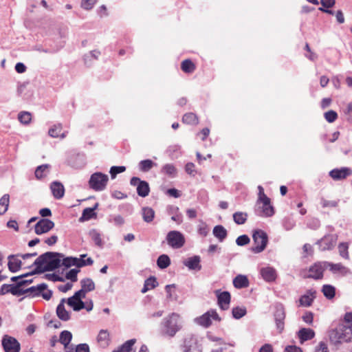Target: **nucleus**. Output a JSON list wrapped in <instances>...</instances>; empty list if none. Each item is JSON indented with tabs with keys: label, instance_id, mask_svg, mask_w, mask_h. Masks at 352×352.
Masks as SVG:
<instances>
[{
	"label": "nucleus",
	"instance_id": "nucleus-1",
	"mask_svg": "<svg viewBox=\"0 0 352 352\" xmlns=\"http://www.w3.org/2000/svg\"><path fill=\"white\" fill-rule=\"evenodd\" d=\"M63 254L58 252H47L39 256L34 262L36 268L31 274H38L45 272L53 271L60 265V258Z\"/></svg>",
	"mask_w": 352,
	"mask_h": 352
},
{
	"label": "nucleus",
	"instance_id": "nucleus-2",
	"mask_svg": "<svg viewBox=\"0 0 352 352\" xmlns=\"http://www.w3.org/2000/svg\"><path fill=\"white\" fill-rule=\"evenodd\" d=\"M344 321L349 324H340L337 328L332 329L329 332V340L335 345L344 342H352V312L344 314Z\"/></svg>",
	"mask_w": 352,
	"mask_h": 352
},
{
	"label": "nucleus",
	"instance_id": "nucleus-3",
	"mask_svg": "<svg viewBox=\"0 0 352 352\" xmlns=\"http://www.w3.org/2000/svg\"><path fill=\"white\" fill-rule=\"evenodd\" d=\"M181 329L180 316L176 313L164 318L160 324V333L164 337L173 338Z\"/></svg>",
	"mask_w": 352,
	"mask_h": 352
},
{
	"label": "nucleus",
	"instance_id": "nucleus-4",
	"mask_svg": "<svg viewBox=\"0 0 352 352\" xmlns=\"http://www.w3.org/2000/svg\"><path fill=\"white\" fill-rule=\"evenodd\" d=\"M21 295L26 294V297L36 298L42 296L43 299L49 300L52 296V291L47 289V285L41 283L36 286H32L25 289H21Z\"/></svg>",
	"mask_w": 352,
	"mask_h": 352
},
{
	"label": "nucleus",
	"instance_id": "nucleus-5",
	"mask_svg": "<svg viewBox=\"0 0 352 352\" xmlns=\"http://www.w3.org/2000/svg\"><path fill=\"white\" fill-rule=\"evenodd\" d=\"M182 352H201L202 347L198 338L192 334L186 335L179 345Z\"/></svg>",
	"mask_w": 352,
	"mask_h": 352
},
{
	"label": "nucleus",
	"instance_id": "nucleus-6",
	"mask_svg": "<svg viewBox=\"0 0 352 352\" xmlns=\"http://www.w3.org/2000/svg\"><path fill=\"white\" fill-rule=\"evenodd\" d=\"M109 181L108 175L100 172L93 173L89 180V186L95 191L104 190Z\"/></svg>",
	"mask_w": 352,
	"mask_h": 352
},
{
	"label": "nucleus",
	"instance_id": "nucleus-7",
	"mask_svg": "<svg viewBox=\"0 0 352 352\" xmlns=\"http://www.w3.org/2000/svg\"><path fill=\"white\" fill-rule=\"evenodd\" d=\"M166 239L168 245L173 249L181 248L184 246L186 242L184 235L177 230L168 232Z\"/></svg>",
	"mask_w": 352,
	"mask_h": 352
},
{
	"label": "nucleus",
	"instance_id": "nucleus-8",
	"mask_svg": "<svg viewBox=\"0 0 352 352\" xmlns=\"http://www.w3.org/2000/svg\"><path fill=\"white\" fill-rule=\"evenodd\" d=\"M252 238L256 245L252 248V251L254 253H260L263 251L267 243V234L261 230H258L254 232Z\"/></svg>",
	"mask_w": 352,
	"mask_h": 352
},
{
	"label": "nucleus",
	"instance_id": "nucleus-9",
	"mask_svg": "<svg viewBox=\"0 0 352 352\" xmlns=\"http://www.w3.org/2000/svg\"><path fill=\"white\" fill-rule=\"evenodd\" d=\"M1 346L5 352H20L21 344L14 337L4 335L1 340Z\"/></svg>",
	"mask_w": 352,
	"mask_h": 352
},
{
	"label": "nucleus",
	"instance_id": "nucleus-10",
	"mask_svg": "<svg viewBox=\"0 0 352 352\" xmlns=\"http://www.w3.org/2000/svg\"><path fill=\"white\" fill-rule=\"evenodd\" d=\"M212 320L220 321L221 318L219 316L218 314L215 310L210 309L206 313L204 314L202 316L196 318L195 322L198 324L207 328L212 324Z\"/></svg>",
	"mask_w": 352,
	"mask_h": 352
},
{
	"label": "nucleus",
	"instance_id": "nucleus-11",
	"mask_svg": "<svg viewBox=\"0 0 352 352\" xmlns=\"http://www.w3.org/2000/svg\"><path fill=\"white\" fill-rule=\"evenodd\" d=\"M256 205L258 208L256 209V213L261 217H271L274 214V208L270 204V199H265L257 201Z\"/></svg>",
	"mask_w": 352,
	"mask_h": 352
},
{
	"label": "nucleus",
	"instance_id": "nucleus-12",
	"mask_svg": "<svg viewBox=\"0 0 352 352\" xmlns=\"http://www.w3.org/2000/svg\"><path fill=\"white\" fill-rule=\"evenodd\" d=\"M94 261L91 258H87L86 260L78 258L76 257L69 256L63 258L62 264L65 267L68 268L72 266H76L77 267H82L87 265H91Z\"/></svg>",
	"mask_w": 352,
	"mask_h": 352
},
{
	"label": "nucleus",
	"instance_id": "nucleus-13",
	"mask_svg": "<svg viewBox=\"0 0 352 352\" xmlns=\"http://www.w3.org/2000/svg\"><path fill=\"white\" fill-rule=\"evenodd\" d=\"M327 261L316 263L311 265L306 276L307 278H311L316 280L321 279L323 277V272L327 269Z\"/></svg>",
	"mask_w": 352,
	"mask_h": 352
},
{
	"label": "nucleus",
	"instance_id": "nucleus-14",
	"mask_svg": "<svg viewBox=\"0 0 352 352\" xmlns=\"http://www.w3.org/2000/svg\"><path fill=\"white\" fill-rule=\"evenodd\" d=\"M274 317L276 328L278 331V333H280L284 329V320L285 318V311L283 305L278 304L276 305Z\"/></svg>",
	"mask_w": 352,
	"mask_h": 352
},
{
	"label": "nucleus",
	"instance_id": "nucleus-15",
	"mask_svg": "<svg viewBox=\"0 0 352 352\" xmlns=\"http://www.w3.org/2000/svg\"><path fill=\"white\" fill-rule=\"evenodd\" d=\"M54 227V223L48 219H41L34 226V232L41 235L50 231Z\"/></svg>",
	"mask_w": 352,
	"mask_h": 352
},
{
	"label": "nucleus",
	"instance_id": "nucleus-16",
	"mask_svg": "<svg viewBox=\"0 0 352 352\" xmlns=\"http://www.w3.org/2000/svg\"><path fill=\"white\" fill-rule=\"evenodd\" d=\"M337 236L336 234H327L321 239L318 240L317 244L322 251L331 250L336 245L337 241Z\"/></svg>",
	"mask_w": 352,
	"mask_h": 352
},
{
	"label": "nucleus",
	"instance_id": "nucleus-17",
	"mask_svg": "<svg viewBox=\"0 0 352 352\" xmlns=\"http://www.w3.org/2000/svg\"><path fill=\"white\" fill-rule=\"evenodd\" d=\"M351 175V170L346 167L335 168L329 172V176L336 181L344 179Z\"/></svg>",
	"mask_w": 352,
	"mask_h": 352
},
{
	"label": "nucleus",
	"instance_id": "nucleus-18",
	"mask_svg": "<svg viewBox=\"0 0 352 352\" xmlns=\"http://www.w3.org/2000/svg\"><path fill=\"white\" fill-rule=\"evenodd\" d=\"M218 304L221 309L226 310L229 307L230 302V294L228 292H217Z\"/></svg>",
	"mask_w": 352,
	"mask_h": 352
},
{
	"label": "nucleus",
	"instance_id": "nucleus-19",
	"mask_svg": "<svg viewBox=\"0 0 352 352\" xmlns=\"http://www.w3.org/2000/svg\"><path fill=\"white\" fill-rule=\"evenodd\" d=\"M297 337L300 344H302L305 342L312 340L315 337V332L309 328H301L297 332Z\"/></svg>",
	"mask_w": 352,
	"mask_h": 352
},
{
	"label": "nucleus",
	"instance_id": "nucleus-20",
	"mask_svg": "<svg viewBox=\"0 0 352 352\" xmlns=\"http://www.w3.org/2000/svg\"><path fill=\"white\" fill-rule=\"evenodd\" d=\"M19 285L15 284H3L0 288V295H5L8 293H11L16 296H21L23 293L21 289H19Z\"/></svg>",
	"mask_w": 352,
	"mask_h": 352
},
{
	"label": "nucleus",
	"instance_id": "nucleus-21",
	"mask_svg": "<svg viewBox=\"0 0 352 352\" xmlns=\"http://www.w3.org/2000/svg\"><path fill=\"white\" fill-rule=\"evenodd\" d=\"M316 296V292L314 289H309L299 299L300 305L302 307H309L311 305Z\"/></svg>",
	"mask_w": 352,
	"mask_h": 352
},
{
	"label": "nucleus",
	"instance_id": "nucleus-22",
	"mask_svg": "<svg viewBox=\"0 0 352 352\" xmlns=\"http://www.w3.org/2000/svg\"><path fill=\"white\" fill-rule=\"evenodd\" d=\"M201 258L199 256H194L184 261V265L190 270L199 271L201 269L200 265Z\"/></svg>",
	"mask_w": 352,
	"mask_h": 352
},
{
	"label": "nucleus",
	"instance_id": "nucleus-23",
	"mask_svg": "<svg viewBox=\"0 0 352 352\" xmlns=\"http://www.w3.org/2000/svg\"><path fill=\"white\" fill-rule=\"evenodd\" d=\"M50 189L54 198L61 199L64 196L65 188L59 182H53L50 185Z\"/></svg>",
	"mask_w": 352,
	"mask_h": 352
},
{
	"label": "nucleus",
	"instance_id": "nucleus-24",
	"mask_svg": "<svg viewBox=\"0 0 352 352\" xmlns=\"http://www.w3.org/2000/svg\"><path fill=\"white\" fill-rule=\"evenodd\" d=\"M327 268H329L333 274H340L342 276H345L349 273V270L341 263L333 264L327 262Z\"/></svg>",
	"mask_w": 352,
	"mask_h": 352
},
{
	"label": "nucleus",
	"instance_id": "nucleus-25",
	"mask_svg": "<svg viewBox=\"0 0 352 352\" xmlns=\"http://www.w3.org/2000/svg\"><path fill=\"white\" fill-rule=\"evenodd\" d=\"M65 298H62L56 308V314L59 319L67 321L70 318L69 313L65 308Z\"/></svg>",
	"mask_w": 352,
	"mask_h": 352
},
{
	"label": "nucleus",
	"instance_id": "nucleus-26",
	"mask_svg": "<svg viewBox=\"0 0 352 352\" xmlns=\"http://www.w3.org/2000/svg\"><path fill=\"white\" fill-rule=\"evenodd\" d=\"M98 207V203H96L94 207L85 208L82 211V216L79 218V221L83 222L96 217V213L95 212V210Z\"/></svg>",
	"mask_w": 352,
	"mask_h": 352
},
{
	"label": "nucleus",
	"instance_id": "nucleus-27",
	"mask_svg": "<svg viewBox=\"0 0 352 352\" xmlns=\"http://www.w3.org/2000/svg\"><path fill=\"white\" fill-rule=\"evenodd\" d=\"M261 274L263 279L267 282H272L276 278V270L271 267L262 268L261 270Z\"/></svg>",
	"mask_w": 352,
	"mask_h": 352
},
{
	"label": "nucleus",
	"instance_id": "nucleus-28",
	"mask_svg": "<svg viewBox=\"0 0 352 352\" xmlns=\"http://www.w3.org/2000/svg\"><path fill=\"white\" fill-rule=\"evenodd\" d=\"M233 285L237 289L246 288L249 286V280L246 276L239 274L233 279Z\"/></svg>",
	"mask_w": 352,
	"mask_h": 352
},
{
	"label": "nucleus",
	"instance_id": "nucleus-29",
	"mask_svg": "<svg viewBox=\"0 0 352 352\" xmlns=\"http://www.w3.org/2000/svg\"><path fill=\"white\" fill-rule=\"evenodd\" d=\"M8 268L12 272H16L21 267V261L14 255H10L8 256Z\"/></svg>",
	"mask_w": 352,
	"mask_h": 352
},
{
	"label": "nucleus",
	"instance_id": "nucleus-30",
	"mask_svg": "<svg viewBox=\"0 0 352 352\" xmlns=\"http://www.w3.org/2000/svg\"><path fill=\"white\" fill-rule=\"evenodd\" d=\"M67 305L72 307L74 311H78L85 307V302L77 298H75L74 296L69 298L67 300Z\"/></svg>",
	"mask_w": 352,
	"mask_h": 352
},
{
	"label": "nucleus",
	"instance_id": "nucleus-31",
	"mask_svg": "<svg viewBox=\"0 0 352 352\" xmlns=\"http://www.w3.org/2000/svg\"><path fill=\"white\" fill-rule=\"evenodd\" d=\"M97 340L100 345L102 347H106L109 345V333L107 330L102 329L100 331Z\"/></svg>",
	"mask_w": 352,
	"mask_h": 352
},
{
	"label": "nucleus",
	"instance_id": "nucleus-32",
	"mask_svg": "<svg viewBox=\"0 0 352 352\" xmlns=\"http://www.w3.org/2000/svg\"><path fill=\"white\" fill-rule=\"evenodd\" d=\"M157 164L153 162L151 160H144L139 162L138 168L143 173H147L151 170Z\"/></svg>",
	"mask_w": 352,
	"mask_h": 352
},
{
	"label": "nucleus",
	"instance_id": "nucleus-33",
	"mask_svg": "<svg viewBox=\"0 0 352 352\" xmlns=\"http://www.w3.org/2000/svg\"><path fill=\"white\" fill-rule=\"evenodd\" d=\"M135 339H131L125 342L118 349L113 350L112 352H135L133 350V346L135 343Z\"/></svg>",
	"mask_w": 352,
	"mask_h": 352
},
{
	"label": "nucleus",
	"instance_id": "nucleus-34",
	"mask_svg": "<svg viewBox=\"0 0 352 352\" xmlns=\"http://www.w3.org/2000/svg\"><path fill=\"white\" fill-rule=\"evenodd\" d=\"M72 339V334L70 331L65 330L60 334L59 341L64 345L65 349H69V344Z\"/></svg>",
	"mask_w": 352,
	"mask_h": 352
},
{
	"label": "nucleus",
	"instance_id": "nucleus-35",
	"mask_svg": "<svg viewBox=\"0 0 352 352\" xmlns=\"http://www.w3.org/2000/svg\"><path fill=\"white\" fill-rule=\"evenodd\" d=\"M213 234L220 242H222L227 236V230L223 226H216L213 229Z\"/></svg>",
	"mask_w": 352,
	"mask_h": 352
},
{
	"label": "nucleus",
	"instance_id": "nucleus-36",
	"mask_svg": "<svg viewBox=\"0 0 352 352\" xmlns=\"http://www.w3.org/2000/svg\"><path fill=\"white\" fill-rule=\"evenodd\" d=\"M142 215L145 222L151 223L155 217V211L151 208L144 207L142 209Z\"/></svg>",
	"mask_w": 352,
	"mask_h": 352
},
{
	"label": "nucleus",
	"instance_id": "nucleus-37",
	"mask_svg": "<svg viewBox=\"0 0 352 352\" xmlns=\"http://www.w3.org/2000/svg\"><path fill=\"white\" fill-rule=\"evenodd\" d=\"M150 192V187L148 183L146 181H142L137 187V193L142 197H145L148 195Z\"/></svg>",
	"mask_w": 352,
	"mask_h": 352
},
{
	"label": "nucleus",
	"instance_id": "nucleus-38",
	"mask_svg": "<svg viewBox=\"0 0 352 352\" xmlns=\"http://www.w3.org/2000/svg\"><path fill=\"white\" fill-rule=\"evenodd\" d=\"M161 173L170 177H175L177 175V169L172 164H166L162 167Z\"/></svg>",
	"mask_w": 352,
	"mask_h": 352
},
{
	"label": "nucleus",
	"instance_id": "nucleus-39",
	"mask_svg": "<svg viewBox=\"0 0 352 352\" xmlns=\"http://www.w3.org/2000/svg\"><path fill=\"white\" fill-rule=\"evenodd\" d=\"M158 285L156 278L153 276H151L147 278L145 282L143 288L142 289V293L144 294L150 289H152L157 287Z\"/></svg>",
	"mask_w": 352,
	"mask_h": 352
},
{
	"label": "nucleus",
	"instance_id": "nucleus-40",
	"mask_svg": "<svg viewBox=\"0 0 352 352\" xmlns=\"http://www.w3.org/2000/svg\"><path fill=\"white\" fill-rule=\"evenodd\" d=\"M50 166L49 164H43L38 166L35 170V177L37 179H41L49 173Z\"/></svg>",
	"mask_w": 352,
	"mask_h": 352
},
{
	"label": "nucleus",
	"instance_id": "nucleus-41",
	"mask_svg": "<svg viewBox=\"0 0 352 352\" xmlns=\"http://www.w3.org/2000/svg\"><path fill=\"white\" fill-rule=\"evenodd\" d=\"M322 292L327 299H332L336 295V288L331 285H324Z\"/></svg>",
	"mask_w": 352,
	"mask_h": 352
},
{
	"label": "nucleus",
	"instance_id": "nucleus-42",
	"mask_svg": "<svg viewBox=\"0 0 352 352\" xmlns=\"http://www.w3.org/2000/svg\"><path fill=\"white\" fill-rule=\"evenodd\" d=\"M182 122L188 124L196 125L198 124V118L193 113H187L184 115Z\"/></svg>",
	"mask_w": 352,
	"mask_h": 352
},
{
	"label": "nucleus",
	"instance_id": "nucleus-43",
	"mask_svg": "<svg viewBox=\"0 0 352 352\" xmlns=\"http://www.w3.org/2000/svg\"><path fill=\"white\" fill-rule=\"evenodd\" d=\"M10 202V196L8 194H5L0 199V215L6 213L8 210Z\"/></svg>",
	"mask_w": 352,
	"mask_h": 352
},
{
	"label": "nucleus",
	"instance_id": "nucleus-44",
	"mask_svg": "<svg viewBox=\"0 0 352 352\" xmlns=\"http://www.w3.org/2000/svg\"><path fill=\"white\" fill-rule=\"evenodd\" d=\"M81 288L87 292L95 289V283L91 278H84L80 280Z\"/></svg>",
	"mask_w": 352,
	"mask_h": 352
},
{
	"label": "nucleus",
	"instance_id": "nucleus-45",
	"mask_svg": "<svg viewBox=\"0 0 352 352\" xmlns=\"http://www.w3.org/2000/svg\"><path fill=\"white\" fill-rule=\"evenodd\" d=\"M170 264V260L168 255L162 254L157 260V265L160 269H165Z\"/></svg>",
	"mask_w": 352,
	"mask_h": 352
},
{
	"label": "nucleus",
	"instance_id": "nucleus-46",
	"mask_svg": "<svg viewBox=\"0 0 352 352\" xmlns=\"http://www.w3.org/2000/svg\"><path fill=\"white\" fill-rule=\"evenodd\" d=\"M248 219V214L243 212H236L233 214V220L238 225L244 224Z\"/></svg>",
	"mask_w": 352,
	"mask_h": 352
},
{
	"label": "nucleus",
	"instance_id": "nucleus-47",
	"mask_svg": "<svg viewBox=\"0 0 352 352\" xmlns=\"http://www.w3.org/2000/svg\"><path fill=\"white\" fill-rule=\"evenodd\" d=\"M338 248L341 257L346 260L349 259V244L347 243H340Z\"/></svg>",
	"mask_w": 352,
	"mask_h": 352
},
{
	"label": "nucleus",
	"instance_id": "nucleus-48",
	"mask_svg": "<svg viewBox=\"0 0 352 352\" xmlns=\"http://www.w3.org/2000/svg\"><path fill=\"white\" fill-rule=\"evenodd\" d=\"M89 236L97 246H102L103 243L101 239L100 234L96 230L93 229L90 230Z\"/></svg>",
	"mask_w": 352,
	"mask_h": 352
},
{
	"label": "nucleus",
	"instance_id": "nucleus-49",
	"mask_svg": "<svg viewBox=\"0 0 352 352\" xmlns=\"http://www.w3.org/2000/svg\"><path fill=\"white\" fill-rule=\"evenodd\" d=\"M181 67L182 69L186 73H191L195 69V65L189 59L183 60L182 63Z\"/></svg>",
	"mask_w": 352,
	"mask_h": 352
},
{
	"label": "nucleus",
	"instance_id": "nucleus-50",
	"mask_svg": "<svg viewBox=\"0 0 352 352\" xmlns=\"http://www.w3.org/2000/svg\"><path fill=\"white\" fill-rule=\"evenodd\" d=\"M19 122L23 124H28L32 119L31 113L28 111H21L18 115Z\"/></svg>",
	"mask_w": 352,
	"mask_h": 352
},
{
	"label": "nucleus",
	"instance_id": "nucleus-51",
	"mask_svg": "<svg viewBox=\"0 0 352 352\" xmlns=\"http://www.w3.org/2000/svg\"><path fill=\"white\" fill-rule=\"evenodd\" d=\"M232 316L235 319H240L246 314V309L245 307H236L232 309Z\"/></svg>",
	"mask_w": 352,
	"mask_h": 352
},
{
	"label": "nucleus",
	"instance_id": "nucleus-52",
	"mask_svg": "<svg viewBox=\"0 0 352 352\" xmlns=\"http://www.w3.org/2000/svg\"><path fill=\"white\" fill-rule=\"evenodd\" d=\"M62 130V125L60 124L54 125L52 128L50 129L48 131V134L52 138H58L59 137V134Z\"/></svg>",
	"mask_w": 352,
	"mask_h": 352
},
{
	"label": "nucleus",
	"instance_id": "nucleus-53",
	"mask_svg": "<svg viewBox=\"0 0 352 352\" xmlns=\"http://www.w3.org/2000/svg\"><path fill=\"white\" fill-rule=\"evenodd\" d=\"M125 170H126V167L124 166H113L111 167L109 173H110L111 179H115L116 175L118 173H123L125 171Z\"/></svg>",
	"mask_w": 352,
	"mask_h": 352
},
{
	"label": "nucleus",
	"instance_id": "nucleus-54",
	"mask_svg": "<svg viewBox=\"0 0 352 352\" xmlns=\"http://www.w3.org/2000/svg\"><path fill=\"white\" fill-rule=\"evenodd\" d=\"M324 116L328 122L332 123L338 118V113L333 110H329L324 113Z\"/></svg>",
	"mask_w": 352,
	"mask_h": 352
},
{
	"label": "nucleus",
	"instance_id": "nucleus-55",
	"mask_svg": "<svg viewBox=\"0 0 352 352\" xmlns=\"http://www.w3.org/2000/svg\"><path fill=\"white\" fill-rule=\"evenodd\" d=\"M79 272V270L72 269L65 275V278L70 280L72 282H76L78 280L77 274Z\"/></svg>",
	"mask_w": 352,
	"mask_h": 352
},
{
	"label": "nucleus",
	"instance_id": "nucleus-56",
	"mask_svg": "<svg viewBox=\"0 0 352 352\" xmlns=\"http://www.w3.org/2000/svg\"><path fill=\"white\" fill-rule=\"evenodd\" d=\"M250 238L248 237V236L245 235V234H243V235H241L239 236L236 240V243L239 245V246H243V245H247L250 243Z\"/></svg>",
	"mask_w": 352,
	"mask_h": 352
},
{
	"label": "nucleus",
	"instance_id": "nucleus-57",
	"mask_svg": "<svg viewBox=\"0 0 352 352\" xmlns=\"http://www.w3.org/2000/svg\"><path fill=\"white\" fill-rule=\"evenodd\" d=\"M320 204L323 208H335L338 204V201H329L324 198L321 199Z\"/></svg>",
	"mask_w": 352,
	"mask_h": 352
},
{
	"label": "nucleus",
	"instance_id": "nucleus-58",
	"mask_svg": "<svg viewBox=\"0 0 352 352\" xmlns=\"http://www.w3.org/2000/svg\"><path fill=\"white\" fill-rule=\"evenodd\" d=\"M96 3V0H82L81 6L83 9L89 10L92 9Z\"/></svg>",
	"mask_w": 352,
	"mask_h": 352
},
{
	"label": "nucleus",
	"instance_id": "nucleus-59",
	"mask_svg": "<svg viewBox=\"0 0 352 352\" xmlns=\"http://www.w3.org/2000/svg\"><path fill=\"white\" fill-rule=\"evenodd\" d=\"M209 232L208 226L203 221L199 225L198 233L204 236H206Z\"/></svg>",
	"mask_w": 352,
	"mask_h": 352
},
{
	"label": "nucleus",
	"instance_id": "nucleus-60",
	"mask_svg": "<svg viewBox=\"0 0 352 352\" xmlns=\"http://www.w3.org/2000/svg\"><path fill=\"white\" fill-rule=\"evenodd\" d=\"M195 167V166L193 163L188 162L186 164V165L185 166V170L188 174L194 176L196 173Z\"/></svg>",
	"mask_w": 352,
	"mask_h": 352
},
{
	"label": "nucleus",
	"instance_id": "nucleus-61",
	"mask_svg": "<svg viewBox=\"0 0 352 352\" xmlns=\"http://www.w3.org/2000/svg\"><path fill=\"white\" fill-rule=\"evenodd\" d=\"M314 352H329L327 344L324 342H319Z\"/></svg>",
	"mask_w": 352,
	"mask_h": 352
},
{
	"label": "nucleus",
	"instance_id": "nucleus-62",
	"mask_svg": "<svg viewBox=\"0 0 352 352\" xmlns=\"http://www.w3.org/2000/svg\"><path fill=\"white\" fill-rule=\"evenodd\" d=\"M75 352H89V346L87 344H79L76 346Z\"/></svg>",
	"mask_w": 352,
	"mask_h": 352
},
{
	"label": "nucleus",
	"instance_id": "nucleus-63",
	"mask_svg": "<svg viewBox=\"0 0 352 352\" xmlns=\"http://www.w3.org/2000/svg\"><path fill=\"white\" fill-rule=\"evenodd\" d=\"M314 315L311 312H306L302 316V320L305 322L311 324L313 322Z\"/></svg>",
	"mask_w": 352,
	"mask_h": 352
},
{
	"label": "nucleus",
	"instance_id": "nucleus-64",
	"mask_svg": "<svg viewBox=\"0 0 352 352\" xmlns=\"http://www.w3.org/2000/svg\"><path fill=\"white\" fill-rule=\"evenodd\" d=\"M284 352H302V350L296 345H289L285 347Z\"/></svg>",
	"mask_w": 352,
	"mask_h": 352
}]
</instances>
